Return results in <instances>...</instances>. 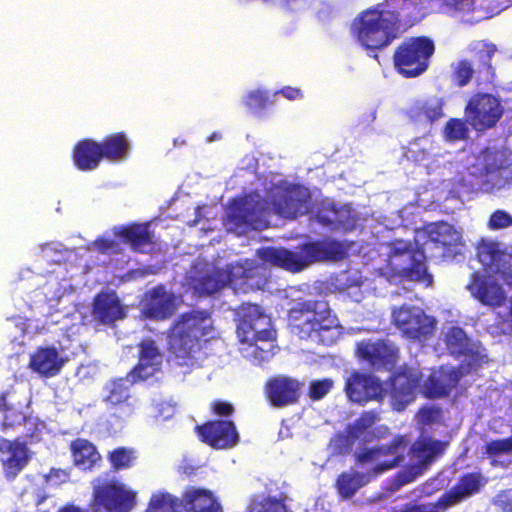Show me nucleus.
I'll list each match as a JSON object with an SVG mask.
<instances>
[{"instance_id": "nucleus-21", "label": "nucleus", "mask_w": 512, "mask_h": 512, "mask_svg": "<svg viewBox=\"0 0 512 512\" xmlns=\"http://www.w3.org/2000/svg\"><path fill=\"white\" fill-rule=\"evenodd\" d=\"M420 377L412 369L400 368L389 378V395L393 409L402 411L415 399Z\"/></svg>"}, {"instance_id": "nucleus-6", "label": "nucleus", "mask_w": 512, "mask_h": 512, "mask_svg": "<svg viewBox=\"0 0 512 512\" xmlns=\"http://www.w3.org/2000/svg\"><path fill=\"white\" fill-rule=\"evenodd\" d=\"M424 251L410 241L396 239L391 243L387 267L393 276L429 286L433 277L427 271Z\"/></svg>"}, {"instance_id": "nucleus-57", "label": "nucleus", "mask_w": 512, "mask_h": 512, "mask_svg": "<svg viewBox=\"0 0 512 512\" xmlns=\"http://www.w3.org/2000/svg\"><path fill=\"white\" fill-rule=\"evenodd\" d=\"M211 412L219 417H229L235 412L234 406L224 400H214L211 402Z\"/></svg>"}, {"instance_id": "nucleus-42", "label": "nucleus", "mask_w": 512, "mask_h": 512, "mask_svg": "<svg viewBox=\"0 0 512 512\" xmlns=\"http://www.w3.org/2000/svg\"><path fill=\"white\" fill-rule=\"evenodd\" d=\"M285 496H267L261 499H252L247 512H288Z\"/></svg>"}, {"instance_id": "nucleus-33", "label": "nucleus", "mask_w": 512, "mask_h": 512, "mask_svg": "<svg viewBox=\"0 0 512 512\" xmlns=\"http://www.w3.org/2000/svg\"><path fill=\"white\" fill-rule=\"evenodd\" d=\"M98 144L103 160L108 162H122L130 155V141L125 132L108 134Z\"/></svg>"}, {"instance_id": "nucleus-50", "label": "nucleus", "mask_w": 512, "mask_h": 512, "mask_svg": "<svg viewBox=\"0 0 512 512\" xmlns=\"http://www.w3.org/2000/svg\"><path fill=\"white\" fill-rule=\"evenodd\" d=\"M334 387V381L331 378L314 380L310 383L308 396L313 401L324 398Z\"/></svg>"}, {"instance_id": "nucleus-20", "label": "nucleus", "mask_w": 512, "mask_h": 512, "mask_svg": "<svg viewBox=\"0 0 512 512\" xmlns=\"http://www.w3.org/2000/svg\"><path fill=\"white\" fill-rule=\"evenodd\" d=\"M91 315L95 324L114 327L126 318L127 310L115 291H101L93 298Z\"/></svg>"}, {"instance_id": "nucleus-22", "label": "nucleus", "mask_w": 512, "mask_h": 512, "mask_svg": "<svg viewBox=\"0 0 512 512\" xmlns=\"http://www.w3.org/2000/svg\"><path fill=\"white\" fill-rule=\"evenodd\" d=\"M467 289L475 300L487 307L499 308L507 299L503 287L496 279L478 271L471 274Z\"/></svg>"}, {"instance_id": "nucleus-51", "label": "nucleus", "mask_w": 512, "mask_h": 512, "mask_svg": "<svg viewBox=\"0 0 512 512\" xmlns=\"http://www.w3.org/2000/svg\"><path fill=\"white\" fill-rule=\"evenodd\" d=\"M30 416L25 415L20 409L10 406L3 415L1 428L3 431L24 424Z\"/></svg>"}, {"instance_id": "nucleus-63", "label": "nucleus", "mask_w": 512, "mask_h": 512, "mask_svg": "<svg viewBox=\"0 0 512 512\" xmlns=\"http://www.w3.org/2000/svg\"><path fill=\"white\" fill-rule=\"evenodd\" d=\"M13 391L14 389L11 387L10 389L0 392V412L4 413L10 407L7 400Z\"/></svg>"}, {"instance_id": "nucleus-2", "label": "nucleus", "mask_w": 512, "mask_h": 512, "mask_svg": "<svg viewBox=\"0 0 512 512\" xmlns=\"http://www.w3.org/2000/svg\"><path fill=\"white\" fill-rule=\"evenodd\" d=\"M310 197L300 186L277 187L270 193V199L258 192H250L229 203L227 218L235 227L261 230L269 226L271 212L295 219L308 212Z\"/></svg>"}, {"instance_id": "nucleus-55", "label": "nucleus", "mask_w": 512, "mask_h": 512, "mask_svg": "<svg viewBox=\"0 0 512 512\" xmlns=\"http://www.w3.org/2000/svg\"><path fill=\"white\" fill-rule=\"evenodd\" d=\"M419 421L424 425H430L438 422L442 416V410L436 406L422 407L419 412Z\"/></svg>"}, {"instance_id": "nucleus-24", "label": "nucleus", "mask_w": 512, "mask_h": 512, "mask_svg": "<svg viewBox=\"0 0 512 512\" xmlns=\"http://www.w3.org/2000/svg\"><path fill=\"white\" fill-rule=\"evenodd\" d=\"M138 348V362L129 371V376L133 377L134 382H143L161 370L162 353L152 339L142 340L138 344Z\"/></svg>"}, {"instance_id": "nucleus-53", "label": "nucleus", "mask_w": 512, "mask_h": 512, "mask_svg": "<svg viewBox=\"0 0 512 512\" xmlns=\"http://www.w3.org/2000/svg\"><path fill=\"white\" fill-rule=\"evenodd\" d=\"M485 452L492 457L512 453V435L486 443Z\"/></svg>"}, {"instance_id": "nucleus-40", "label": "nucleus", "mask_w": 512, "mask_h": 512, "mask_svg": "<svg viewBox=\"0 0 512 512\" xmlns=\"http://www.w3.org/2000/svg\"><path fill=\"white\" fill-rule=\"evenodd\" d=\"M445 444L439 440L423 439L414 446L415 456L423 464H429L443 454Z\"/></svg>"}, {"instance_id": "nucleus-25", "label": "nucleus", "mask_w": 512, "mask_h": 512, "mask_svg": "<svg viewBox=\"0 0 512 512\" xmlns=\"http://www.w3.org/2000/svg\"><path fill=\"white\" fill-rule=\"evenodd\" d=\"M115 238L120 243L128 245L134 252L144 253L148 246H152L153 233L150 231V224L132 222L120 225L113 229Z\"/></svg>"}, {"instance_id": "nucleus-12", "label": "nucleus", "mask_w": 512, "mask_h": 512, "mask_svg": "<svg viewBox=\"0 0 512 512\" xmlns=\"http://www.w3.org/2000/svg\"><path fill=\"white\" fill-rule=\"evenodd\" d=\"M355 356L373 371L390 370L398 361L399 350L387 340L363 339L355 344Z\"/></svg>"}, {"instance_id": "nucleus-49", "label": "nucleus", "mask_w": 512, "mask_h": 512, "mask_svg": "<svg viewBox=\"0 0 512 512\" xmlns=\"http://www.w3.org/2000/svg\"><path fill=\"white\" fill-rule=\"evenodd\" d=\"M269 103L270 100L267 92L262 90L250 91L244 98V104L254 112L264 110Z\"/></svg>"}, {"instance_id": "nucleus-47", "label": "nucleus", "mask_w": 512, "mask_h": 512, "mask_svg": "<svg viewBox=\"0 0 512 512\" xmlns=\"http://www.w3.org/2000/svg\"><path fill=\"white\" fill-rule=\"evenodd\" d=\"M23 425L25 432L22 435V442L25 444H34L41 441L44 427L43 422L39 421L35 417L30 416Z\"/></svg>"}, {"instance_id": "nucleus-14", "label": "nucleus", "mask_w": 512, "mask_h": 512, "mask_svg": "<svg viewBox=\"0 0 512 512\" xmlns=\"http://www.w3.org/2000/svg\"><path fill=\"white\" fill-rule=\"evenodd\" d=\"M344 391L351 402L359 405H365L371 401L382 402L387 393L378 377L357 370L346 377Z\"/></svg>"}, {"instance_id": "nucleus-59", "label": "nucleus", "mask_w": 512, "mask_h": 512, "mask_svg": "<svg viewBox=\"0 0 512 512\" xmlns=\"http://www.w3.org/2000/svg\"><path fill=\"white\" fill-rule=\"evenodd\" d=\"M354 441L351 440L348 433L346 435L344 434H338L335 437L334 440V450L337 454H346L350 450V445Z\"/></svg>"}, {"instance_id": "nucleus-17", "label": "nucleus", "mask_w": 512, "mask_h": 512, "mask_svg": "<svg viewBox=\"0 0 512 512\" xmlns=\"http://www.w3.org/2000/svg\"><path fill=\"white\" fill-rule=\"evenodd\" d=\"M304 383L287 375H275L264 384V396L271 406L284 408L300 401Z\"/></svg>"}, {"instance_id": "nucleus-44", "label": "nucleus", "mask_w": 512, "mask_h": 512, "mask_svg": "<svg viewBox=\"0 0 512 512\" xmlns=\"http://www.w3.org/2000/svg\"><path fill=\"white\" fill-rule=\"evenodd\" d=\"M503 256V252L494 244L484 245L478 251L480 262L492 271L499 269Z\"/></svg>"}, {"instance_id": "nucleus-4", "label": "nucleus", "mask_w": 512, "mask_h": 512, "mask_svg": "<svg viewBox=\"0 0 512 512\" xmlns=\"http://www.w3.org/2000/svg\"><path fill=\"white\" fill-rule=\"evenodd\" d=\"M348 246L332 237L307 241L297 251L283 247H264L257 251L265 264L296 273L317 262L341 261L347 256Z\"/></svg>"}, {"instance_id": "nucleus-54", "label": "nucleus", "mask_w": 512, "mask_h": 512, "mask_svg": "<svg viewBox=\"0 0 512 512\" xmlns=\"http://www.w3.org/2000/svg\"><path fill=\"white\" fill-rule=\"evenodd\" d=\"M512 226V216L505 210L494 211L488 220V227L491 230H500Z\"/></svg>"}, {"instance_id": "nucleus-13", "label": "nucleus", "mask_w": 512, "mask_h": 512, "mask_svg": "<svg viewBox=\"0 0 512 512\" xmlns=\"http://www.w3.org/2000/svg\"><path fill=\"white\" fill-rule=\"evenodd\" d=\"M248 271L241 264H229L226 269L212 268L192 280V287L200 295H212L225 286L235 287L238 280L247 279Z\"/></svg>"}, {"instance_id": "nucleus-1", "label": "nucleus", "mask_w": 512, "mask_h": 512, "mask_svg": "<svg viewBox=\"0 0 512 512\" xmlns=\"http://www.w3.org/2000/svg\"><path fill=\"white\" fill-rule=\"evenodd\" d=\"M425 16L424 0H384L359 13L350 33L368 55L378 59V51L390 46Z\"/></svg>"}, {"instance_id": "nucleus-9", "label": "nucleus", "mask_w": 512, "mask_h": 512, "mask_svg": "<svg viewBox=\"0 0 512 512\" xmlns=\"http://www.w3.org/2000/svg\"><path fill=\"white\" fill-rule=\"evenodd\" d=\"M483 164L475 174L477 185L484 192H493L512 185V155L505 150L485 147Z\"/></svg>"}, {"instance_id": "nucleus-27", "label": "nucleus", "mask_w": 512, "mask_h": 512, "mask_svg": "<svg viewBox=\"0 0 512 512\" xmlns=\"http://www.w3.org/2000/svg\"><path fill=\"white\" fill-rule=\"evenodd\" d=\"M247 343V358L255 365L270 361L279 351V346L276 343V331L273 328L259 331V334L250 337V341Z\"/></svg>"}, {"instance_id": "nucleus-36", "label": "nucleus", "mask_w": 512, "mask_h": 512, "mask_svg": "<svg viewBox=\"0 0 512 512\" xmlns=\"http://www.w3.org/2000/svg\"><path fill=\"white\" fill-rule=\"evenodd\" d=\"M373 479L375 476L369 469L366 472L344 471L338 475L335 488L342 499H350Z\"/></svg>"}, {"instance_id": "nucleus-43", "label": "nucleus", "mask_w": 512, "mask_h": 512, "mask_svg": "<svg viewBox=\"0 0 512 512\" xmlns=\"http://www.w3.org/2000/svg\"><path fill=\"white\" fill-rule=\"evenodd\" d=\"M451 81L457 87H464L468 85L476 71L473 63L468 59H461L451 65Z\"/></svg>"}, {"instance_id": "nucleus-48", "label": "nucleus", "mask_w": 512, "mask_h": 512, "mask_svg": "<svg viewBox=\"0 0 512 512\" xmlns=\"http://www.w3.org/2000/svg\"><path fill=\"white\" fill-rule=\"evenodd\" d=\"M441 7L449 14H468L474 10L476 0H439Z\"/></svg>"}, {"instance_id": "nucleus-16", "label": "nucleus", "mask_w": 512, "mask_h": 512, "mask_svg": "<svg viewBox=\"0 0 512 512\" xmlns=\"http://www.w3.org/2000/svg\"><path fill=\"white\" fill-rule=\"evenodd\" d=\"M195 432L202 443L216 450L231 449L240 442V435L232 420H209L197 425Z\"/></svg>"}, {"instance_id": "nucleus-38", "label": "nucleus", "mask_w": 512, "mask_h": 512, "mask_svg": "<svg viewBox=\"0 0 512 512\" xmlns=\"http://www.w3.org/2000/svg\"><path fill=\"white\" fill-rule=\"evenodd\" d=\"M181 498L166 492L157 491L151 495L146 512H184Z\"/></svg>"}, {"instance_id": "nucleus-64", "label": "nucleus", "mask_w": 512, "mask_h": 512, "mask_svg": "<svg viewBox=\"0 0 512 512\" xmlns=\"http://www.w3.org/2000/svg\"><path fill=\"white\" fill-rule=\"evenodd\" d=\"M58 512H86L82 508L75 506L73 504L65 505L64 507L60 508Z\"/></svg>"}, {"instance_id": "nucleus-52", "label": "nucleus", "mask_w": 512, "mask_h": 512, "mask_svg": "<svg viewBox=\"0 0 512 512\" xmlns=\"http://www.w3.org/2000/svg\"><path fill=\"white\" fill-rule=\"evenodd\" d=\"M418 114L425 117L429 122H434L443 116V103L440 99L426 101L419 108Z\"/></svg>"}, {"instance_id": "nucleus-34", "label": "nucleus", "mask_w": 512, "mask_h": 512, "mask_svg": "<svg viewBox=\"0 0 512 512\" xmlns=\"http://www.w3.org/2000/svg\"><path fill=\"white\" fill-rule=\"evenodd\" d=\"M426 233L428 242L442 249L441 256L450 253L451 248L457 246L461 240L457 230L451 224L444 221L429 224Z\"/></svg>"}, {"instance_id": "nucleus-58", "label": "nucleus", "mask_w": 512, "mask_h": 512, "mask_svg": "<svg viewBox=\"0 0 512 512\" xmlns=\"http://www.w3.org/2000/svg\"><path fill=\"white\" fill-rule=\"evenodd\" d=\"M494 503L504 512H512V488L498 493L495 497Z\"/></svg>"}, {"instance_id": "nucleus-32", "label": "nucleus", "mask_w": 512, "mask_h": 512, "mask_svg": "<svg viewBox=\"0 0 512 512\" xmlns=\"http://www.w3.org/2000/svg\"><path fill=\"white\" fill-rule=\"evenodd\" d=\"M69 449L74 466L83 471L92 470L102 460L97 447L88 439L76 438L72 440Z\"/></svg>"}, {"instance_id": "nucleus-41", "label": "nucleus", "mask_w": 512, "mask_h": 512, "mask_svg": "<svg viewBox=\"0 0 512 512\" xmlns=\"http://www.w3.org/2000/svg\"><path fill=\"white\" fill-rule=\"evenodd\" d=\"M379 420L380 415L376 410L364 411L351 425L347 427L346 433H348L352 441L358 440Z\"/></svg>"}, {"instance_id": "nucleus-61", "label": "nucleus", "mask_w": 512, "mask_h": 512, "mask_svg": "<svg viewBox=\"0 0 512 512\" xmlns=\"http://www.w3.org/2000/svg\"><path fill=\"white\" fill-rule=\"evenodd\" d=\"M317 221L324 225V226H327V227H330V228H340V227H344V223L343 221H341L337 215H336V212L333 211V216L330 217V216H326V215H322L321 213H318L317 214Z\"/></svg>"}, {"instance_id": "nucleus-28", "label": "nucleus", "mask_w": 512, "mask_h": 512, "mask_svg": "<svg viewBox=\"0 0 512 512\" xmlns=\"http://www.w3.org/2000/svg\"><path fill=\"white\" fill-rule=\"evenodd\" d=\"M482 486V476L478 472L466 473L459 481L444 493L437 501L435 508H448L463 499L477 493Z\"/></svg>"}, {"instance_id": "nucleus-15", "label": "nucleus", "mask_w": 512, "mask_h": 512, "mask_svg": "<svg viewBox=\"0 0 512 512\" xmlns=\"http://www.w3.org/2000/svg\"><path fill=\"white\" fill-rule=\"evenodd\" d=\"M133 380L128 372L124 377L110 380L105 386L104 402L113 409L111 416L121 422H126L136 414V406L131 401L130 389L138 382Z\"/></svg>"}, {"instance_id": "nucleus-46", "label": "nucleus", "mask_w": 512, "mask_h": 512, "mask_svg": "<svg viewBox=\"0 0 512 512\" xmlns=\"http://www.w3.org/2000/svg\"><path fill=\"white\" fill-rule=\"evenodd\" d=\"M108 460L114 471L127 469L132 466L134 460L133 450L126 447H118L109 453Z\"/></svg>"}, {"instance_id": "nucleus-29", "label": "nucleus", "mask_w": 512, "mask_h": 512, "mask_svg": "<svg viewBox=\"0 0 512 512\" xmlns=\"http://www.w3.org/2000/svg\"><path fill=\"white\" fill-rule=\"evenodd\" d=\"M0 453L9 456L3 461V467L7 478H15L29 462L30 456L27 444L16 440H8L0 436Z\"/></svg>"}, {"instance_id": "nucleus-56", "label": "nucleus", "mask_w": 512, "mask_h": 512, "mask_svg": "<svg viewBox=\"0 0 512 512\" xmlns=\"http://www.w3.org/2000/svg\"><path fill=\"white\" fill-rule=\"evenodd\" d=\"M94 245L102 254H119L121 252L119 240L100 237L95 240Z\"/></svg>"}, {"instance_id": "nucleus-5", "label": "nucleus", "mask_w": 512, "mask_h": 512, "mask_svg": "<svg viewBox=\"0 0 512 512\" xmlns=\"http://www.w3.org/2000/svg\"><path fill=\"white\" fill-rule=\"evenodd\" d=\"M292 331L300 339H310L323 345L334 342L333 331L339 327L338 318L326 302L305 301L288 312Z\"/></svg>"}, {"instance_id": "nucleus-26", "label": "nucleus", "mask_w": 512, "mask_h": 512, "mask_svg": "<svg viewBox=\"0 0 512 512\" xmlns=\"http://www.w3.org/2000/svg\"><path fill=\"white\" fill-rule=\"evenodd\" d=\"M65 364V359L54 346L38 347L30 355L28 367L43 378L58 375Z\"/></svg>"}, {"instance_id": "nucleus-10", "label": "nucleus", "mask_w": 512, "mask_h": 512, "mask_svg": "<svg viewBox=\"0 0 512 512\" xmlns=\"http://www.w3.org/2000/svg\"><path fill=\"white\" fill-rule=\"evenodd\" d=\"M393 324L410 340L425 341L436 329L437 321L417 306L402 305L392 310Z\"/></svg>"}, {"instance_id": "nucleus-37", "label": "nucleus", "mask_w": 512, "mask_h": 512, "mask_svg": "<svg viewBox=\"0 0 512 512\" xmlns=\"http://www.w3.org/2000/svg\"><path fill=\"white\" fill-rule=\"evenodd\" d=\"M469 51L476 62V72L492 74V58L497 51L495 44L487 41H475L469 46Z\"/></svg>"}, {"instance_id": "nucleus-45", "label": "nucleus", "mask_w": 512, "mask_h": 512, "mask_svg": "<svg viewBox=\"0 0 512 512\" xmlns=\"http://www.w3.org/2000/svg\"><path fill=\"white\" fill-rule=\"evenodd\" d=\"M467 124L466 120L463 119H449L444 127L445 137L452 142L466 140L469 136Z\"/></svg>"}, {"instance_id": "nucleus-39", "label": "nucleus", "mask_w": 512, "mask_h": 512, "mask_svg": "<svg viewBox=\"0 0 512 512\" xmlns=\"http://www.w3.org/2000/svg\"><path fill=\"white\" fill-rule=\"evenodd\" d=\"M445 344L448 351L456 357L469 356L472 353L469 338L460 327L449 328L445 335Z\"/></svg>"}, {"instance_id": "nucleus-35", "label": "nucleus", "mask_w": 512, "mask_h": 512, "mask_svg": "<svg viewBox=\"0 0 512 512\" xmlns=\"http://www.w3.org/2000/svg\"><path fill=\"white\" fill-rule=\"evenodd\" d=\"M458 382L459 375L454 370L433 372L425 381L424 394L430 399L447 397Z\"/></svg>"}, {"instance_id": "nucleus-30", "label": "nucleus", "mask_w": 512, "mask_h": 512, "mask_svg": "<svg viewBox=\"0 0 512 512\" xmlns=\"http://www.w3.org/2000/svg\"><path fill=\"white\" fill-rule=\"evenodd\" d=\"M181 500L184 512H223L220 503L208 489L188 486Z\"/></svg>"}, {"instance_id": "nucleus-62", "label": "nucleus", "mask_w": 512, "mask_h": 512, "mask_svg": "<svg viewBox=\"0 0 512 512\" xmlns=\"http://www.w3.org/2000/svg\"><path fill=\"white\" fill-rule=\"evenodd\" d=\"M276 94L283 95L288 100H297L303 98V93L300 89L290 86L281 88Z\"/></svg>"}, {"instance_id": "nucleus-23", "label": "nucleus", "mask_w": 512, "mask_h": 512, "mask_svg": "<svg viewBox=\"0 0 512 512\" xmlns=\"http://www.w3.org/2000/svg\"><path fill=\"white\" fill-rule=\"evenodd\" d=\"M237 335L241 342H249L259 331L270 330V318L263 309L252 303H243L236 309Z\"/></svg>"}, {"instance_id": "nucleus-31", "label": "nucleus", "mask_w": 512, "mask_h": 512, "mask_svg": "<svg viewBox=\"0 0 512 512\" xmlns=\"http://www.w3.org/2000/svg\"><path fill=\"white\" fill-rule=\"evenodd\" d=\"M72 159L80 171L96 169L103 160L98 142L89 138L79 140L73 147Z\"/></svg>"}, {"instance_id": "nucleus-18", "label": "nucleus", "mask_w": 512, "mask_h": 512, "mask_svg": "<svg viewBox=\"0 0 512 512\" xmlns=\"http://www.w3.org/2000/svg\"><path fill=\"white\" fill-rule=\"evenodd\" d=\"M93 502L96 511L129 512L136 503V494L121 484L105 483L94 488Z\"/></svg>"}, {"instance_id": "nucleus-19", "label": "nucleus", "mask_w": 512, "mask_h": 512, "mask_svg": "<svg viewBox=\"0 0 512 512\" xmlns=\"http://www.w3.org/2000/svg\"><path fill=\"white\" fill-rule=\"evenodd\" d=\"M179 297L167 291L159 284L144 294V304L141 310L143 316L154 321L170 319L178 308Z\"/></svg>"}, {"instance_id": "nucleus-3", "label": "nucleus", "mask_w": 512, "mask_h": 512, "mask_svg": "<svg viewBox=\"0 0 512 512\" xmlns=\"http://www.w3.org/2000/svg\"><path fill=\"white\" fill-rule=\"evenodd\" d=\"M214 332L211 312L193 309L178 315L167 331L170 357L179 366L193 364Z\"/></svg>"}, {"instance_id": "nucleus-11", "label": "nucleus", "mask_w": 512, "mask_h": 512, "mask_svg": "<svg viewBox=\"0 0 512 512\" xmlns=\"http://www.w3.org/2000/svg\"><path fill=\"white\" fill-rule=\"evenodd\" d=\"M503 113L500 99L489 93L474 94L464 109L466 122L477 132L494 128Z\"/></svg>"}, {"instance_id": "nucleus-60", "label": "nucleus", "mask_w": 512, "mask_h": 512, "mask_svg": "<svg viewBox=\"0 0 512 512\" xmlns=\"http://www.w3.org/2000/svg\"><path fill=\"white\" fill-rule=\"evenodd\" d=\"M156 416L166 420L172 417L175 406L168 401H159L155 404Z\"/></svg>"}, {"instance_id": "nucleus-8", "label": "nucleus", "mask_w": 512, "mask_h": 512, "mask_svg": "<svg viewBox=\"0 0 512 512\" xmlns=\"http://www.w3.org/2000/svg\"><path fill=\"white\" fill-rule=\"evenodd\" d=\"M408 444L404 435H396L388 443L361 449L355 453L354 460L357 465L362 467L370 465L369 470L377 478L403 463Z\"/></svg>"}, {"instance_id": "nucleus-7", "label": "nucleus", "mask_w": 512, "mask_h": 512, "mask_svg": "<svg viewBox=\"0 0 512 512\" xmlns=\"http://www.w3.org/2000/svg\"><path fill=\"white\" fill-rule=\"evenodd\" d=\"M434 52V41L428 36L409 37L394 50L395 70L404 78H416L427 71Z\"/></svg>"}]
</instances>
